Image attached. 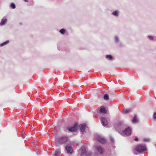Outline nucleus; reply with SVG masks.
Returning <instances> with one entry per match:
<instances>
[{
	"mask_svg": "<svg viewBox=\"0 0 156 156\" xmlns=\"http://www.w3.org/2000/svg\"><path fill=\"white\" fill-rule=\"evenodd\" d=\"M24 0L25 2H29L28 0Z\"/></svg>",
	"mask_w": 156,
	"mask_h": 156,
	"instance_id": "nucleus-30",
	"label": "nucleus"
},
{
	"mask_svg": "<svg viewBox=\"0 0 156 156\" xmlns=\"http://www.w3.org/2000/svg\"><path fill=\"white\" fill-rule=\"evenodd\" d=\"M56 141L59 144H65L68 141V138L67 136H63L57 139Z\"/></svg>",
	"mask_w": 156,
	"mask_h": 156,
	"instance_id": "nucleus-3",
	"label": "nucleus"
},
{
	"mask_svg": "<svg viewBox=\"0 0 156 156\" xmlns=\"http://www.w3.org/2000/svg\"><path fill=\"white\" fill-rule=\"evenodd\" d=\"M9 41L7 40L0 44V47H2L9 43Z\"/></svg>",
	"mask_w": 156,
	"mask_h": 156,
	"instance_id": "nucleus-17",
	"label": "nucleus"
},
{
	"mask_svg": "<svg viewBox=\"0 0 156 156\" xmlns=\"http://www.w3.org/2000/svg\"><path fill=\"white\" fill-rule=\"evenodd\" d=\"M95 137L97 140L101 144H104L107 142L106 140L104 137H102L100 135L96 134L95 135Z\"/></svg>",
	"mask_w": 156,
	"mask_h": 156,
	"instance_id": "nucleus-4",
	"label": "nucleus"
},
{
	"mask_svg": "<svg viewBox=\"0 0 156 156\" xmlns=\"http://www.w3.org/2000/svg\"><path fill=\"white\" fill-rule=\"evenodd\" d=\"M22 137H23V138H24L25 137H24V136H22Z\"/></svg>",
	"mask_w": 156,
	"mask_h": 156,
	"instance_id": "nucleus-32",
	"label": "nucleus"
},
{
	"mask_svg": "<svg viewBox=\"0 0 156 156\" xmlns=\"http://www.w3.org/2000/svg\"><path fill=\"white\" fill-rule=\"evenodd\" d=\"M100 112L101 113L105 114L107 112V111L105 108L104 107H101L100 109Z\"/></svg>",
	"mask_w": 156,
	"mask_h": 156,
	"instance_id": "nucleus-11",
	"label": "nucleus"
},
{
	"mask_svg": "<svg viewBox=\"0 0 156 156\" xmlns=\"http://www.w3.org/2000/svg\"><path fill=\"white\" fill-rule=\"evenodd\" d=\"M138 120L137 118L136 115H134L133 119L132 120V122L133 123H136L138 122Z\"/></svg>",
	"mask_w": 156,
	"mask_h": 156,
	"instance_id": "nucleus-14",
	"label": "nucleus"
},
{
	"mask_svg": "<svg viewBox=\"0 0 156 156\" xmlns=\"http://www.w3.org/2000/svg\"><path fill=\"white\" fill-rule=\"evenodd\" d=\"M106 58L108 59L111 60L113 59V57L111 55H107L105 56Z\"/></svg>",
	"mask_w": 156,
	"mask_h": 156,
	"instance_id": "nucleus-16",
	"label": "nucleus"
},
{
	"mask_svg": "<svg viewBox=\"0 0 156 156\" xmlns=\"http://www.w3.org/2000/svg\"><path fill=\"white\" fill-rule=\"evenodd\" d=\"M65 149L68 153L72 154L73 152V149L71 146L66 145L65 147Z\"/></svg>",
	"mask_w": 156,
	"mask_h": 156,
	"instance_id": "nucleus-10",
	"label": "nucleus"
},
{
	"mask_svg": "<svg viewBox=\"0 0 156 156\" xmlns=\"http://www.w3.org/2000/svg\"><path fill=\"white\" fill-rule=\"evenodd\" d=\"M135 149L139 153H141L147 150L146 147L143 144L138 145L135 147Z\"/></svg>",
	"mask_w": 156,
	"mask_h": 156,
	"instance_id": "nucleus-1",
	"label": "nucleus"
},
{
	"mask_svg": "<svg viewBox=\"0 0 156 156\" xmlns=\"http://www.w3.org/2000/svg\"><path fill=\"white\" fill-rule=\"evenodd\" d=\"M86 150L85 147H83L81 148V155H84L86 152Z\"/></svg>",
	"mask_w": 156,
	"mask_h": 156,
	"instance_id": "nucleus-13",
	"label": "nucleus"
},
{
	"mask_svg": "<svg viewBox=\"0 0 156 156\" xmlns=\"http://www.w3.org/2000/svg\"><path fill=\"white\" fill-rule=\"evenodd\" d=\"M7 21V19L6 18L2 19L1 22L0 23V25L1 26L4 25L6 23Z\"/></svg>",
	"mask_w": 156,
	"mask_h": 156,
	"instance_id": "nucleus-12",
	"label": "nucleus"
},
{
	"mask_svg": "<svg viewBox=\"0 0 156 156\" xmlns=\"http://www.w3.org/2000/svg\"><path fill=\"white\" fill-rule=\"evenodd\" d=\"M153 118L154 119H156V112L154 113L153 114Z\"/></svg>",
	"mask_w": 156,
	"mask_h": 156,
	"instance_id": "nucleus-28",
	"label": "nucleus"
},
{
	"mask_svg": "<svg viewBox=\"0 0 156 156\" xmlns=\"http://www.w3.org/2000/svg\"><path fill=\"white\" fill-rule=\"evenodd\" d=\"M130 111L131 110L129 109H126L122 112V113L124 114H127L130 112Z\"/></svg>",
	"mask_w": 156,
	"mask_h": 156,
	"instance_id": "nucleus-19",
	"label": "nucleus"
},
{
	"mask_svg": "<svg viewBox=\"0 0 156 156\" xmlns=\"http://www.w3.org/2000/svg\"><path fill=\"white\" fill-rule=\"evenodd\" d=\"M101 120L102 125L104 126H106L108 125V121L105 117H101Z\"/></svg>",
	"mask_w": 156,
	"mask_h": 156,
	"instance_id": "nucleus-9",
	"label": "nucleus"
},
{
	"mask_svg": "<svg viewBox=\"0 0 156 156\" xmlns=\"http://www.w3.org/2000/svg\"><path fill=\"white\" fill-rule=\"evenodd\" d=\"M61 152L60 151L58 150L56 151L55 153V156H61Z\"/></svg>",
	"mask_w": 156,
	"mask_h": 156,
	"instance_id": "nucleus-15",
	"label": "nucleus"
},
{
	"mask_svg": "<svg viewBox=\"0 0 156 156\" xmlns=\"http://www.w3.org/2000/svg\"><path fill=\"white\" fill-rule=\"evenodd\" d=\"M143 141L144 142H149L150 140L149 138H145L144 139Z\"/></svg>",
	"mask_w": 156,
	"mask_h": 156,
	"instance_id": "nucleus-25",
	"label": "nucleus"
},
{
	"mask_svg": "<svg viewBox=\"0 0 156 156\" xmlns=\"http://www.w3.org/2000/svg\"><path fill=\"white\" fill-rule=\"evenodd\" d=\"M112 14L115 16H117L118 14V11H115L112 12Z\"/></svg>",
	"mask_w": 156,
	"mask_h": 156,
	"instance_id": "nucleus-21",
	"label": "nucleus"
},
{
	"mask_svg": "<svg viewBox=\"0 0 156 156\" xmlns=\"http://www.w3.org/2000/svg\"><path fill=\"white\" fill-rule=\"evenodd\" d=\"M119 41V38L117 36H115V42L116 43H118V42Z\"/></svg>",
	"mask_w": 156,
	"mask_h": 156,
	"instance_id": "nucleus-24",
	"label": "nucleus"
},
{
	"mask_svg": "<svg viewBox=\"0 0 156 156\" xmlns=\"http://www.w3.org/2000/svg\"><path fill=\"white\" fill-rule=\"evenodd\" d=\"M113 148H115V146H113Z\"/></svg>",
	"mask_w": 156,
	"mask_h": 156,
	"instance_id": "nucleus-31",
	"label": "nucleus"
},
{
	"mask_svg": "<svg viewBox=\"0 0 156 156\" xmlns=\"http://www.w3.org/2000/svg\"><path fill=\"white\" fill-rule=\"evenodd\" d=\"M123 125L122 121H119L115 122L114 124L115 128L116 129H119L122 127Z\"/></svg>",
	"mask_w": 156,
	"mask_h": 156,
	"instance_id": "nucleus-6",
	"label": "nucleus"
},
{
	"mask_svg": "<svg viewBox=\"0 0 156 156\" xmlns=\"http://www.w3.org/2000/svg\"><path fill=\"white\" fill-rule=\"evenodd\" d=\"M138 138L137 137H136L135 139H134V140L135 141H138Z\"/></svg>",
	"mask_w": 156,
	"mask_h": 156,
	"instance_id": "nucleus-29",
	"label": "nucleus"
},
{
	"mask_svg": "<svg viewBox=\"0 0 156 156\" xmlns=\"http://www.w3.org/2000/svg\"><path fill=\"white\" fill-rule=\"evenodd\" d=\"M103 98H104V99L105 100H108L109 99V96L108 95V94H105L104 95Z\"/></svg>",
	"mask_w": 156,
	"mask_h": 156,
	"instance_id": "nucleus-18",
	"label": "nucleus"
},
{
	"mask_svg": "<svg viewBox=\"0 0 156 156\" xmlns=\"http://www.w3.org/2000/svg\"><path fill=\"white\" fill-rule=\"evenodd\" d=\"M91 154V152L90 151H87L84 155L85 156H90Z\"/></svg>",
	"mask_w": 156,
	"mask_h": 156,
	"instance_id": "nucleus-20",
	"label": "nucleus"
},
{
	"mask_svg": "<svg viewBox=\"0 0 156 156\" xmlns=\"http://www.w3.org/2000/svg\"><path fill=\"white\" fill-rule=\"evenodd\" d=\"M148 37L149 38V39L151 40H152L154 39L153 37L152 36H148Z\"/></svg>",
	"mask_w": 156,
	"mask_h": 156,
	"instance_id": "nucleus-26",
	"label": "nucleus"
},
{
	"mask_svg": "<svg viewBox=\"0 0 156 156\" xmlns=\"http://www.w3.org/2000/svg\"><path fill=\"white\" fill-rule=\"evenodd\" d=\"M87 126V125L85 123L82 124L79 126L80 129L82 134H83L85 132V129Z\"/></svg>",
	"mask_w": 156,
	"mask_h": 156,
	"instance_id": "nucleus-7",
	"label": "nucleus"
},
{
	"mask_svg": "<svg viewBox=\"0 0 156 156\" xmlns=\"http://www.w3.org/2000/svg\"><path fill=\"white\" fill-rule=\"evenodd\" d=\"M120 134L123 136H130L132 133V129L129 127H128L125 129Z\"/></svg>",
	"mask_w": 156,
	"mask_h": 156,
	"instance_id": "nucleus-2",
	"label": "nucleus"
},
{
	"mask_svg": "<svg viewBox=\"0 0 156 156\" xmlns=\"http://www.w3.org/2000/svg\"><path fill=\"white\" fill-rule=\"evenodd\" d=\"M110 141L112 142L113 143H114V139L112 137H111L110 138Z\"/></svg>",
	"mask_w": 156,
	"mask_h": 156,
	"instance_id": "nucleus-27",
	"label": "nucleus"
},
{
	"mask_svg": "<svg viewBox=\"0 0 156 156\" xmlns=\"http://www.w3.org/2000/svg\"><path fill=\"white\" fill-rule=\"evenodd\" d=\"M66 30L63 28L61 29L59 31V32H60V33L62 34H64Z\"/></svg>",
	"mask_w": 156,
	"mask_h": 156,
	"instance_id": "nucleus-22",
	"label": "nucleus"
},
{
	"mask_svg": "<svg viewBox=\"0 0 156 156\" xmlns=\"http://www.w3.org/2000/svg\"><path fill=\"white\" fill-rule=\"evenodd\" d=\"M78 126V124L76 122L74 125L72 126H70L68 128V129L71 132L75 131L77 130Z\"/></svg>",
	"mask_w": 156,
	"mask_h": 156,
	"instance_id": "nucleus-5",
	"label": "nucleus"
},
{
	"mask_svg": "<svg viewBox=\"0 0 156 156\" xmlns=\"http://www.w3.org/2000/svg\"><path fill=\"white\" fill-rule=\"evenodd\" d=\"M10 7L12 9H14L16 8V5L13 3H11L10 5Z\"/></svg>",
	"mask_w": 156,
	"mask_h": 156,
	"instance_id": "nucleus-23",
	"label": "nucleus"
},
{
	"mask_svg": "<svg viewBox=\"0 0 156 156\" xmlns=\"http://www.w3.org/2000/svg\"><path fill=\"white\" fill-rule=\"evenodd\" d=\"M95 148L96 150L100 154H103L104 151V149L102 148L101 146H96L95 147Z\"/></svg>",
	"mask_w": 156,
	"mask_h": 156,
	"instance_id": "nucleus-8",
	"label": "nucleus"
}]
</instances>
